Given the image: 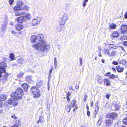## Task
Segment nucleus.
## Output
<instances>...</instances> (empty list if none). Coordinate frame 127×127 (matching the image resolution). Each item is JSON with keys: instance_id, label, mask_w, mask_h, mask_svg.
Masks as SVG:
<instances>
[{"instance_id": "29", "label": "nucleus", "mask_w": 127, "mask_h": 127, "mask_svg": "<svg viewBox=\"0 0 127 127\" xmlns=\"http://www.w3.org/2000/svg\"><path fill=\"white\" fill-rule=\"evenodd\" d=\"M76 102V101L75 100L73 99L72 101V102L71 103V107H73L75 105V103Z\"/></svg>"}, {"instance_id": "22", "label": "nucleus", "mask_w": 127, "mask_h": 127, "mask_svg": "<svg viewBox=\"0 0 127 127\" xmlns=\"http://www.w3.org/2000/svg\"><path fill=\"white\" fill-rule=\"evenodd\" d=\"M6 98L4 95H0V100L3 101L6 99Z\"/></svg>"}, {"instance_id": "21", "label": "nucleus", "mask_w": 127, "mask_h": 127, "mask_svg": "<svg viewBox=\"0 0 127 127\" xmlns=\"http://www.w3.org/2000/svg\"><path fill=\"white\" fill-rule=\"evenodd\" d=\"M112 36L114 38L117 37L119 36V34L118 32L115 31L113 33Z\"/></svg>"}, {"instance_id": "23", "label": "nucleus", "mask_w": 127, "mask_h": 127, "mask_svg": "<svg viewBox=\"0 0 127 127\" xmlns=\"http://www.w3.org/2000/svg\"><path fill=\"white\" fill-rule=\"evenodd\" d=\"M97 81L98 83H101L103 82V79L102 78L99 76H97Z\"/></svg>"}, {"instance_id": "14", "label": "nucleus", "mask_w": 127, "mask_h": 127, "mask_svg": "<svg viewBox=\"0 0 127 127\" xmlns=\"http://www.w3.org/2000/svg\"><path fill=\"white\" fill-rule=\"evenodd\" d=\"M15 27L16 29L19 31L22 30L23 28V26L21 24H17L15 25Z\"/></svg>"}, {"instance_id": "24", "label": "nucleus", "mask_w": 127, "mask_h": 127, "mask_svg": "<svg viewBox=\"0 0 127 127\" xmlns=\"http://www.w3.org/2000/svg\"><path fill=\"white\" fill-rule=\"evenodd\" d=\"M104 82H106V85L107 86H109L110 85V81L109 79H105L104 80Z\"/></svg>"}, {"instance_id": "3", "label": "nucleus", "mask_w": 127, "mask_h": 127, "mask_svg": "<svg viewBox=\"0 0 127 127\" xmlns=\"http://www.w3.org/2000/svg\"><path fill=\"white\" fill-rule=\"evenodd\" d=\"M42 17L33 15V18L32 19V26H35L40 23L41 20L43 19Z\"/></svg>"}, {"instance_id": "45", "label": "nucleus", "mask_w": 127, "mask_h": 127, "mask_svg": "<svg viewBox=\"0 0 127 127\" xmlns=\"http://www.w3.org/2000/svg\"><path fill=\"white\" fill-rule=\"evenodd\" d=\"M112 64H113L116 65H117L118 64V63L115 61H113L112 63Z\"/></svg>"}, {"instance_id": "28", "label": "nucleus", "mask_w": 127, "mask_h": 127, "mask_svg": "<svg viewBox=\"0 0 127 127\" xmlns=\"http://www.w3.org/2000/svg\"><path fill=\"white\" fill-rule=\"evenodd\" d=\"M110 28L112 29H113L115 28L116 27V25L114 23H112L109 25Z\"/></svg>"}, {"instance_id": "39", "label": "nucleus", "mask_w": 127, "mask_h": 127, "mask_svg": "<svg viewBox=\"0 0 127 127\" xmlns=\"http://www.w3.org/2000/svg\"><path fill=\"white\" fill-rule=\"evenodd\" d=\"M113 106H114L115 107V110H118L119 108V106L118 103H116L115 104H114Z\"/></svg>"}, {"instance_id": "53", "label": "nucleus", "mask_w": 127, "mask_h": 127, "mask_svg": "<svg viewBox=\"0 0 127 127\" xmlns=\"http://www.w3.org/2000/svg\"><path fill=\"white\" fill-rule=\"evenodd\" d=\"M11 32L13 34H17L16 32L13 30L11 31Z\"/></svg>"}, {"instance_id": "7", "label": "nucleus", "mask_w": 127, "mask_h": 127, "mask_svg": "<svg viewBox=\"0 0 127 127\" xmlns=\"http://www.w3.org/2000/svg\"><path fill=\"white\" fill-rule=\"evenodd\" d=\"M1 68L0 67V78L3 76V79L4 80H6L7 78L8 77V75L7 73H6L5 70H2L1 69Z\"/></svg>"}, {"instance_id": "57", "label": "nucleus", "mask_w": 127, "mask_h": 127, "mask_svg": "<svg viewBox=\"0 0 127 127\" xmlns=\"http://www.w3.org/2000/svg\"><path fill=\"white\" fill-rule=\"evenodd\" d=\"M11 117L14 119H16V116L14 115V114L12 115L11 116Z\"/></svg>"}, {"instance_id": "51", "label": "nucleus", "mask_w": 127, "mask_h": 127, "mask_svg": "<svg viewBox=\"0 0 127 127\" xmlns=\"http://www.w3.org/2000/svg\"><path fill=\"white\" fill-rule=\"evenodd\" d=\"M123 44L126 46H127V42L126 41H125L123 42Z\"/></svg>"}, {"instance_id": "35", "label": "nucleus", "mask_w": 127, "mask_h": 127, "mask_svg": "<svg viewBox=\"0 0 127 127\" xmlns=\"http://www.w3.org/2000/svg\"><path fill=\"white\" fill-rule=\"evenodd\" d=\"M10 57L12 60H14V55L13 54L11 53L10 54Z\"/></svg>"}, {"instance_id": "31", "label": "nucleus", "mask_w": 127, "mask_h": 127, "mask_svg": "<svg viewBox=\"0 0 127 127\" xmlns=\"http://www.w3.org/2000/svg\"><path fill=\"white\" fill-rule=\"evenodd\" d=\"M116 52L115 51H111L110 54H109V56H114L116 54Z\"/></svg>"}, {"instance_id": "42", "label": "nucleus", "mask_w": 127, "mask_h": 127, "mask_svg": "<svg viewBox=\"0 0 127 127\" xmlns=\"http://www.w3.org/2000/svg\"><path fill=\"white\" fill-rule=\"evenodd\" d=\"M70 95H71V94L70 93H69L68 94H67V101L68 102L70 101V99L69 97V96H70Z\"/></svg>"}, {"instance_id": "19", "label": "nucleus", "mask_w": 127, "mask_h": 127, "mask_svg": "<svg viewBox=\"0 0 127 127\" xmlns=\"http://www.w3.org/2000/svg\"><path fill=\"white\" fill-rule=\"evenodd\" d=\"M118 61L120 63L123 65H126L127 64L126 61L124 60L123 59L122 60H121L119 59L118 60Z\"/></svg>"}, {"instance_id": "10", "label": "nucleus", "mask_w": 127, "mask_h": 127, "mask_svg": "<svg viewBox=\"0 0 127 127\" xmlns=\"http://www.w3.org/2000/svg\"><path fill=\"white\" fill-rule=\"evenodd\" d=\"M113 121L109 119H107L105 121L106 127H109L112 124Z\"/></svg>"}, {"instance_id": "40", "label": "nucleus", "mask_w": 127, "mask_h": 127, "mask_svg": "<svg viewBox=\"0 0 127 127\" xmlns=\"http://www.w3.org/2000/svg\"><path fill=\"white\" fill-rule=\"evenodd\" d=\"M123 123L126 125H127V117L124 119L123 120Z\"/></svg>"}, {"instance_id": "64", "label": "nucleus", "mask_w": 127, "mask_h": 127, "mask_svg": "<svg viewBox=\"0 0 127 127\" xmlns=\"http://www.w3.org/2000/svg\"><path fill=\"white\" fill-rule=\"evenodd\" d=\"M112 69L113 71H116V69H115V68L113 67V68H112Z\"/></svg>"}, {"instance_id": "30", "label": "nucleus", "mask_w": 127, "mask_h": 127, "mask_svg": "<svg viewBox=\"0 0 127 127\" xmlns=\"http://www.w3.org/2000/svg\"><path fill=\"white\" fill-rule=\"evenodd\" d=\"M28 8V6L25 5L23 7H22L21 8V10H27Z\"/></svg>"}, {"instance_id": "60", "label": "nucleus", "mask_w": 127, "mask_h": 127, "mask_svg": "<svg viewBox=\"0 0 127 127\" xmlns=\"http://www.w3.org/2000/svg\"><path fill=\"white\" fill-rule=\"evenodd\" d=\"M11 127H19L18 126V125H14L13 126H12Z\"/></svg>"}, {"instance_id": "16", "label": "nucleus", "mask_w": 127, "mask_h": 127, "mask_svg": "<svg viewBox=\"0 0 127 127\" xmlns=\"http://www.w3.org/2000/svg\"><path fill=\"white\" fill-rule=\"evenodd\" d=\"M20 11H18L16 12L15 13V15L17 16H20L25 14V12H21Z\"/></svg>"}, {"instance_id": "48", "label": "nucleus", "mask_w": 127, "mask_h": 127, "mask_svg": "<svg viewBox=\"0 0 127 127\" xmlns=\"http://www.w3.org/2000/svg\"><path fill=\"white\" fill-rule=\"evenodd\" d=\"M79 60H80V65H82V59L81 58H79Z\"/></svg>"}, {"instance_id": "55", "label": "nucleus", "mask_w": 127, "mask_h": 127, "mask_svg": "<svg viewBox=\"0 0 127 127\" xmlns=\"http://www.w3.org/2000/svg\"><path fill=\"white\" fill-rule=\"evenodd\" d=\"M87 115L88 116H90V112L89 111H87Z\"/></svg>"}, {"instance_id": "4", "label": "nucleus", "mask_w": 127, "mask_h": 127, "mask_svg": "<svg viewBox=\"0 0 127 127\" xmlns=\"http://www.w3.org/2000/svg\"><path fill=\"white\" fill-rule=\"evenodd\" d=\"M39 90L38 88L36 87H32V93L35 95L33 96V97L35 98L39 97L41 94L39 93Z\"/></svg>"}, {"instance_id": "38", "label": "nucleus", "mask_w": 127, "mask_h": 127, "mask_svg": "<svg viewBox=\"0 0 127 127\" xmlns=\"http://www.w3.org/2000/svg\"><path fill=\"white\" fill-rule=\"evenodd\" d=\"M31 79V76H27L25 78L26 80L28 81H30Z\"/></svg>"}, {"instance_id": "25", "label": "nucleus", "mask_w": 127, "mask_h": 127, "mask_svg": "<svg viewBox=\"0 0 127 127\" xmlns=\"http://www.w3.org/2000/svg\"><path fill=\"white\" fill-rule=\"evenodd\" d=\"M24 74V73L22 72H20L17 75V78H20L23 76Z\"/></svg>"}, {"instance_id": "59", "label": "nucleus", "mask_w": 127, "mask_h": 127, "mask_svg": "<svg viewBox=\"0 0 127 127\" xmlns=\"http://www.w3.org/2000/svg\"><path fill=\"white\" fill-rule=\"evenodd\" d=\"M124 16L125 18L126 19L127 18V12L125 14Z\"/></svg>"}, {"instance_id": "63", "label": "nucleus", "mask_w": 127, "mask_h": 127, "mask_svg": "<svg viewBox=\"0 0 127 127\" xmlns=\"http://www.w3.org/2000/svg\"><path fill=\"white\" fill-rule=\"evenodd\" d=\"M86 109L87 111H89V108L88 106L87 105L86 106Z\"/></svg>"}, {"instance_id": "9", "label": "nucleus", "mask_w": 127, "mask_h": 127, "mask_svg": "<svg viewBox=\"0 0 127 127\" xmlns=\"http://www.w3.org/2000/svg\"><path fill=\"white\" fill-rule=\"evenodd\" d=\"M64 24L60 23L58 27L56 28V30L59 32L62 31L64 29Z\"/></svg>"}, {"instance_id": "62", "label": "nucleus", "mask_w": 127, "mask_h": 127, "mask_svg": "<svg viewBox=\"0 0 127 127\" xmlns=\"http://www.w3.org/2000/svg\"><path fill=\"white\" fill-rule=\"evenodd\" d=\"M95 107H98V102H97V103L96 104H95Z\"/></svg>"}, {"instance_id": "1", "label": "nucleus", "mask_w": 127, "mask_h": 127, "mask_svg": "<svg viewBox=\"0 0 127 127\" xmlns=\"http://www.w3.org/2000/svg\"><path fill=\"white\" fill-rule=\"evenodd\" d=\"M44 36L39 34L37 36L32 35V43H35L33 47L38 51L42 53L46 52L49 50L50 46L47 44L44 40Z\"/></svg>"}, {"instance_id": "32", "label": "nucleus", "mask_w": 127, "mask_h": 127, "mask_svg": "<svg viewBox=\"0 0 127 127\" xmlns=\"http://www.w3.org/2000/svg\"><path fill=\"white\" fill-rule=\"evenodd\" d=\"M127 38L126 36H122L120 38V39L122 40H126Z\"/></svg>"}, {"instance_id": "8", "label": "nucleus", "mask_w": 127, "mask_h": 127, "mask_svg": "<svg viewBox=\"0 0 127 127\" xmlns=\"http://www.w3.org/2000/svg\"><path fill=\"white\" fill-rule=\"evenodd\" d=\"M117 114L114 112L111 113H108L106 115L107 118H112L113 119H115L117 117Z\"/></svg>"}, {"instance_id": "20", "label": "nucleus", "mask_w": 127, "mask_h": 127, "mask_svg": "<svg viewBox=\"0 0 127 127\" xmlns=\"http://www.w3.org/2000/svg\"><path fill=\"white\" fill-rule=\"evenodd\" d=\"M22 86L24 90V91L25 92H26L28 90V85L26 84H24L22 85Z\"/></svg>"}, {"instance_id": "50", "label": "nucleus", "mask_w": 127, "mask_h": 127, "mask_svg": "<svg viewBox=\"0 0 127 127\" xmlns=\"http://www.w3.org/2000/svg\"><path fill=\"white\" fill-rule=\"evenodd\" d=\"M111 95L110 94H107L106 95V98L107 99H109L110 96Z\"/></svg>"}, {"instance_id": "18", "label": "nucleus", "mask_w": 127, "mask_h": 127, "mask_svg": "<svg viewBox=\"0 0 127 127\" xmlns=\"http://www.w3.org/2000/svg\"><path fill=\"white\" fill-rule=\"evenodd\" d=\"M17 61L19 64L22 65L24 63V60L22 58H19L17 59Z\"/></svg>"}, {"instance_id": "47", "label": "nucleus", "mask_w": 127, "mask_h": 127, "mask_svg": "<svg viewBox=\"0 0 127 127\" xmlns=\"http://www.w3.org/2000/svg\"><path fill=\"white\" fill-rule=\"evenodd\" d=\"M98 113V111H96V110H95L94 112V117H96V115Z\"/></svg>"}, {"instance_id": "5", "label": "nucleus", "mask_w": 127, "mask_h": 127, "mask_svg": "<svg viewBox=\"0 0 127 127\" xmlns=\"http://www.w3.org/2000/svg\"><path fill=\"white\" fill-rule=\"evenodd\" d=\"M69 16L68 14L65 13L63 15L61 18L59 19L60 23L64 24L66 21L68 19Z\"/></svg>"}, {"instance_id": "58", "label": "nucleus", "mask_w": 127, "mask_h": 127, "mask_svg": "<svg viewBox=\"0 0 127 127\" xmlns=\"http://www.w3.org/2000/svg\"><path fill=\"white\" fill-rule=\"evenodd\" d=\"M99 109V108L98 107H95V110H96V111H97Z\"/></svg>"}, {"instance_id": "27", "label": "nucleus", "mask_w": 127, "mask_h": 127, "mask_svg": "<svg viewBox=\"0 0 127 127\" xmlns=\"http://www.w3.org/2000/svg\"><path fill=\"white\" fill-rule=\"evenodd\" d=\"M7 21L6 20L5 22H3V24L2 26L3 29L5 30V27L7 26Z\"/></svg>"}, {"instance_id": "33", "label": "nucleus", "mask_w": 127, "mask_h": 127, "mask_svg": "<svg viewBox=\"0 0 127 127\" xmlns=\"http://www.w3.org/2000/svg\"><path fill=\"white\" fill-rule=\"evenodd\" d=\"M88 0H85L83 2L82 5L83 7H85L86 6L87 4V2L88 1Z\"/></svg>"}, {"instance_id": "54", "label": "nucleus", "mask_w": 127, "mask_h": 127, "mask_svg": "<svg viewBox=\"0 0 127 127\" xmlns=\"http://www.w3.org/2000/svg\"><path fill=\"white\" fill-rule=\"evenodd\" d=\"M111 75V73L110 72H109L106 74V75L107 76H109L110 77Z\"/></svg>"}, {"instance_id": "52", "label": "nucleus", "mask_w": 127, "mask_h": 127, "mask_svg": "<svg viewBox=\"0 0 127 127\" xmlns=\"http://www.w3.org/2000/svg\"><path fill=\"white\" fill-rule=\"evenodd\" d=\"M20 123V121L18 120H16V122H15V123L18 125L19 124V123Z\"/></svg>"}, {"instance_id": "56", "label": "nucleus", "mask_w": 127, "mask_h": 127, "mask_svg": "<svg viewBox=\"0 0 127 127\" xmlns=\"http://www.w3.org/2000/svg\"><path fill=\"white\" fill-rule=\"evenodd\" d=\"M79 87V85L78 84V85H76V86H75V88L76 89L78 90V89Z\"/></svg>"}, {"instance_id": "37", "label": "nucleus", "mask_w": 127, "mask_h": 127, "mask_svg": "<svg viewBox=\"0 0 127 127\" xmlns=\"http://www.w3.org/2000/svg\"><path fill=\"white\" fill-rule=\"evenodd\" d=\"M54 66L55 68H56L57 66V60H56V58L55 57L54 58Z\"/></svg>"}, {"instance_id": "34", "label": "nucleus", "mask_w": 127, "mask_h": 127, "mask_svg": "<svg viewBox=\"0 0 127 127\" xmlns=\"http://www.w3.org/2000/svg\"><path fill=\"white\" fill-rule=\"evenodd\" d=\"M109 78L111 79H114V78H118V76H116L114 75V74H112L111 75Z\"/></svg>"}, {"instance_id": "43", "label": "nucleus", "mask_w": 127, "mask_h": 127, "mask_svg": "<svg viewBox=\"0 0 127 127\" xmlns=\"http://www.w3.org/2000/svg\"><path fill=\"white\" fill-rule=\"evenodd\" d=\"M53 69V68L52 67V69H50V71L49 72V76H48L49 78H50L51 76V75L52 72V70Z\"/></svg>"}, {"instance_id": "36", "label": "nucleus", "mask_w": 127, "mask_h": 127, "mask_svg": "<svg viewBox=\"0 0 127 127\" xmlns=\"http://www.w3.org/2000/svg\"><path fill=\"white\" fill-rule=\"evenodd\" d=\"M25 15V17L26 18L28 19H30V18H31V14H27Z\"/></svg>"}, {"instance_id": "13", "label": "nucleus", "mask_w": 127, "mask_h": 127, "mask_svg": "<svg viewBox=\"0 0 127 127\" xmlns=\"http://www.w3.org/2000/svg\"><path fill=\"white\" fill-rule=\"evenodd\" d=\"M25 19L23 17H21L16 19V21H17L20 23L23 22L25 21Z\"/></svg>"}, {"instance_id": "46", "label": "nucleus", "mask_w": 127, "mask_h": 127, "mask_svg": "<svg viewBox=\"0 0 127 127\" xmlns=\"http://www.w3.org/2000/svg\"><path fill=\"white\" fill-rule=\"evenodd\" d=\"M14 1V0H9V2L10 5H12Z\"/></svg>"}, {"instance_id": "17", "label": "nucleus", "mask_w": 127, "mask_h": 127, "mask_svg": "<svg viewBox=\"0 0 127 127\" xmlns=\"http://www.w3.org/2000/svg\"><path fill=\"white\" fill-rule=\"evenodd\" d=\"M0 67L1 68V69L5 70V69L6 68V65L5 63L4 62H1L0 64Z\"/></svg>"}, {"instance_id": "12", "label": "nucleus", "mask_w": 127, "mask_h": 127, "mask_svg": "<svg viewBox=\"0 0 127 127\" xmlns=\"http://www.w3.org/2000/svg\"><path fill=\"white\" fill-rule=\"evenodd\" d=\"M9 99L8 101V103L9 104H15V105H16V104H17V101L16 100H14L13 99Z\"/></svg>"}, {"instance_id": "49", "label": "nucleus", "mask_w": 127, "mask_h": 127, "mask_svg": "<svg viewBox=\"0 0 127 127\" xmlns=\"http://www.w3.org/2000/svg\"><path fill=\"white\" fill-rule=\"evenodd\" d=\"M87 97V95H85L84 96V101H85L86 100Z\"/></svg>"}, {"instance_id": "44", "label": "nucleus", "mask_w": 127, "mask_h": 127, "mask_svg": "<svg viewBox=\"0 0 127 127\" xmlns=\"http://www.w3.org/2000/svg\"><path fill=\"white\" fill-rule=\"evenodd\" d=\"M71 107L70 106V105H68V107L66 108L67 111L68 112H69L71 109Z\"/></svg>"}, {"instance_id": "61", "label": "nucleus", "mask_w": 127, "mask_h": 127, "mask_svg": "<svg viewBox=\"0 0 127 127\" xmlns=\"http://www.w3.org/2000/svg\"><path fill=\"white\" fill-rule=\"evenodd\" d=\"M93 101H92L91 102V107H93Z\"/></svg>"}, {"instance_id": "26", "label": "nucleus", "mask_w": 127, "mask_h": 127, "mask_svg": "<svg viewBox=\"0 0 127 127\" xmlns=\"http://www.w3.org/2000/svg\"><path fill=\"white\" fill-rule=\"evenodd\" d=\"M104 53L107 54V55L109 56V54H110L111 52V50L110 49H105L104 50Z\"/></svg>"}, {"instance_id": "6", "label": "nucleus", "mask_w": 127, "mask_h": 127, "mask_svg": "<svg viewBox=\"0 0 127 127\" xmlns=\"http://www.w3.org/2000/svg\"><path fill=\"white\" fill-rule=\"evenodd\" d=\"M23 4V2L21 1H18L17 2V5L16 6L14 7L13 9L14 11L21 10V6Z\"/></svg>"}, {"instance_id": "15", "label": "nucleus", "mask_w": 127, "mask_h": 127, "mask_svg": "<svg viewBox=\"0 0 127 127\" xmlns=\"http://www.w3.org/2000/svg\"><path fill=\"white\" fill-rule=\"evenodd\" d=\"M116 67L117 71L119 72H122L123 71L124 68L122 66H116Z\"/></svg>"}, {"instance_id": "11", "label": "nucleus", "mask_w": 127, "mask_h": 127, "mask_svg": "<svg viewBox=\"0 0 127 127\" xmlns=\"http://www.w3.org/2000/svg\"><path fill=\"white\" fill-rule=\"evenodd\" d=\"M121 30L122 33H124L127 30V25H123L121 26Z\"/></svg>"}, {"instance_id": "41", "label": "nucleus", "mask_w": 127, "mask_h": 127, "mask_svg": "<svg viewBox=\"0 0 127 127\" xmlns=\"http://www.w3.org/2000/svg\"><path fill=\"white\" fill-rule=\"evenodd\" d=\"M43 117L42 116L39 117V120L38 121L37 123H39V122L43 121Z\"/></svg>"}, {"instance_id": "2", "label": "nucleus", "mask_w": 127, "mask_h": 127, "mask_svg": "<svg viewBox=\"0 0 127 127\" xmlns=\"http://www.w3.org/2000/svg\"><path fill=\"white\" fill-rule=\"evenodd\" d=\"M23 93L22 89L20 88H18L15 92L11 94V97L12 99H14V100H16V101H17L22 98Z\"/></svg>"}]
</instances>
